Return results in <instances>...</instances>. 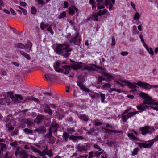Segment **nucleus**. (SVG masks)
I'll return each instance as SVG.
<instances>
[{"label":"nucleus","mask_w":158,"mask_h":158,"mask_svg":"<svg viewBox=\"0 0 158 158\" xmlns=\"http://www.w3.org/2000/svg\"><path fill=\"white\" fill-rule=\"evenodd\" d=\"M55 46L54 49V52L59 55H61L66 58L69 57L70 55V52L73 50L72 48H70L68 44H56Z\"/></svg>","instance_id":"f257e3e1"},{"label":"nucleus","mask_w":158,"mask_h":158,"mask_svg":"<svg viewBox=\"0 0 158 158\" xmlns=\"http://www.w3.org/2000/svg\"><path fill=\"white\" fill-rule=\"evenodd\" d=\"M139 96L142 98L144 99V101L143 103L141 104L139 106H137V108L138 110H140L141 111H144V109H143V105L147 104L148 105H151L154 104V101L152 99L149 95L147 94L141 92L139 94Z\"/></svg>","instance_id":"f03ea898"},{"label":"nucleus","mask_w":158,"mask_h":158,"mask_svg":"<svg viewBox=\"0 0 158 158\" xmlns=\"http://www.w3.org/2000/svg\"><path fill=\"white\" fill-rule=\"evenodd\" d=\"M139 112L134 111L131 112H130L127 114H122V120L123 122H126L127 120L130 117H132L134 115H135Z\"/></svg>","instance_id":"7ed1b4c3"},{"label":"nucleus","mask_w":158,"mask_h":158,"mask_svg":"<svg viewBox=\"0 0 158 158\" xmlns=\"http://www.w3.org/2000/svg\"><path fill=\"white\" fill-rule=\"evenodd\" d=\"M31 150L34 152H37L38 154L40 156H43V155H47L48 150H47V146H46V148L42 152L41 151L39 150L37 148H35L32 146H31Z\"/></svg>","instance_id":"20e7f679"},{"label":"nucleus","mask_w":158,"mask_h":158,"mask_svg":"<svg viewBox=\"0 0 158 158\" xmlns=\"http://www.w3.org/2000/svg\"><path fill=\"white\" fill-rule=\"evenodd\" d=\"M19 148V147H18L16 148V150L15 153V156H17L18 154H20L21 155V158H28V156H29V155L27 154L24 150H21L19 151L18 150Z\"/></svg>","instance_id":"39448f33"},{"label":"nucleus","mask_w":158,"mask_h":158,"mask_svg":"<svg viewBox=\"0 0 158 158\" xmlns=\"http://www.w3.org/2000/svg\"><path fill=\"white\" fill-rule=\"evenodd\" d=\"M59 128V125L54 120L52 123L49 129H50V130L52 131L54 133H56L58 129Z\"/></svg>","instance_id":"423d86ee"},{"label":"nucleus","mask_w":158,"mask_h":158,"mask_svg":"<svg viewBox=\"0 0 158 158\" xmlns=\"http://www.w3.org/2000/svg\"><path fill=\"white\" fill-rule=\"evenodd\" d=\"M154 143V141L153 140H151L150 141L148 142V143H139L138 144L139 145L140 147L149 148Z\"/></svg>","instance_id":"0eeeda50"},{"label":"nucleus","mask_w":158,"mask_h":158,"mask_svg":"<svg viewBox=\"0 0 158 158\" xmlns=\"http://www.w3.org/2000/svg\"><path fill=\"white\" fill-rule=\"evenodd\" d=\"M78 33H77L75 37L71 39L70 42V43L73 42L75 45H79L81 40L79 38H78Z\"/></svg>","instance_id":"6e6552de"},{"label":"nucleus","mask_w":158,"mask_h":158,"mask_svg":"<svg viewBox=\"0 0 158 158\" xmlns=\"http://www.w3.org/2000/svg\"><path fill=\"white\" fill-rule=\"evenodd\" d=\"M135 84L146 89H151L150 85L148 83L139 81Z\"/></svg>","instance_id":"1a4fd4ad"},{"label":"nucleus","mask_w":158,"mask_h":158,"mask_svg":"<svg viewBox=\"0 0 158 158\" xmlns=\"http://www.w3.org/2000/svg\"><path fill=\"white\" fill-rule=\"evenodd\" d=\"M150 127L149 126H145L140 128L141 133L143 135H144L150 132L149 129Z\"/></svg>","instance_id":"9d476101"},{"label":"nucleus","mask_w":158,"mask_h":158,"mask_svg":"<svg viewBox=\"0 0 158 158\" xmlns=\"http://www.w3.org/2000/svg\"><path fill=\"white\" fill-rule=\"evenodd\" d=\"M12 98H11L12 101L14 102V103H19L20 101L18 99V98H19L20 100H22L23 99L21 95L15 94V96L12 97Z\"/></svg>","instance_id":"9b49d317"},{"label":"nucleus","mask_w":158,"mask_h":158,"mask_svg":"<svg viewBox=\"0 0 158 158\" xmlns=\"http://www.w3.org/2000/svg\"><path fill=\"white\" fill-rule=\"evenodd\" d=\"M77 82L78 86L80 87L81 89L87 92H89V90L88 88H86L83 85V82H80L78 81H77Z\"/></svg>","instance_id":"f8f14e48"},{"label":"nucleus","mask_w":158,"mask_h":158,"mask_svg":"<svg viewBox=\"0 0 158 158\" xmlns=\"http://www.w3.org/2000/svg\"><path fill=\"white\" fill-rule=\"evenodd\" d=\"M46 129L43 126H40L38 128L34 130V131L37 132L38 133H42L44 134L46 132Z\"/></svg>","instance_id":"ddd939ff"},{"label":"nucleus","mask_w":158,"mask_h":158,"mask_svg":"<svg viewBox=\"0 0 158 158\" xmlns=\"http://www.w3.org/2000/svg\"><path fill=\"white\" fill-rule=\"evenodd\" d=\"M104 4L105 5L107 8H109L110 10H111L113 5L111 3L110 0H105Z\"/></svg>","instance_id":"4468645a"},{"label":"nucleus","mask_w":158,"mask_h":158,"mask_svg":"<svg viewBox=\"0 0 158 158\" xmlns=\"http://www.w3.org/2000/svg\"><path fill=\"white\" fill-rule=\"evenodd\" d=\"M97 2H98V9L104 8L105 6H104V3H103V0H96Z\"/></svg>","instance_id":"2eb2a0df"},{"label":"nucleus","mask_w":158,"mask_h":158,"mask_svg":"<svg viewBox=\"0 0 158 158\" xmlns=\"http://www.w3.org/2000/svg\"><path fill=\"white\" fill-rule=\"evenodd\" d=\"M71 67L73 69L75 70H77L80 69L81 66L77 63L73 62L70 65Z\"/></svg>","instance_id":"dca6fc26"},{"label":"nucleus","mask_w":158,"mask_h":158,"mask_svg":"<svg viewBox=\"0 0 158 158\" xmlns=\"http://www.w3.org/2000/svg\"><path fill=\"white\" fill-rule=\"evenodd\" d=\"M77 147L78 150L80 152L86 151L87 149V147L84 145H77Z\"/></svg>","instance_id":"f3484780"},{"label":"nucleus","mask_w":158,"mask_h":158,"mask_svg":"<svg viewBox=\"0 0 158 158\" xmlns=\"http://www.w3.org/2000/svg\"><path fill=\"white\" fill-rule=\"evenodd\" d=\"M44 111L45 112L48 113L50 115H52V112L50 107L47 105H46L44 108Z\"/></svg>","instance_id":"a211bd4d"},{"label":"nucleus","mask_w":158,"mask_h":158,"mask_svg":"<svg viewBox=\"0 0 158 158\" xmlns=\"http://www.w3.org/2000/svg\"><path fill=\"white\" fill-rule=\"evenodd\" d=\"M45 138H52V131L50 130V129H48V132L44 136Z\"/></svg>","instance_id":"6ab92c4d"},{"label":"nucleus","mask_w":158,"mask_h":158,"mask_svg":"<svg viewBox=\"0 0 158 158\" xmlns=\"http://www.w3.org/2000/svg\"><path fill=\"white\" fill-rule=\"evenodd\" d=\"M125 82L126 84L124 85H127L131 88H134L137 87V86L135 85L132 83H130L128 81H125Z\"/></svg>","instance_id":"aec40b11"},{"label":"nucleus","mask_w":158,"mask_h":158,"mask_svg":"<svg viewBox=\"0 0 158 158\" xmlns=\"http://www.w3.org/2000/svg\"><path fill=\"white\" fill-rule=\"evenodd\" d=\"M44 118V117L42 115H38L36 118L37 123H40L42 120Z\"/></svg>","instance_id":"412c9836"},{"label":"nucleus","mask_w":158,"mask_h":158,"mask_svg":"<svg viewBox=\"0 0 158 158\" xmlns=\"http://www.w3.org/2000/svg\"><path fill=\"white\" fill-rule=\"evenodd\" d=\"M78 79L77 81H78L80 82H84L85 81L84 76L83 74H81L78 77Z\"/></svg>","instance_id":"4be33fe9"},{"label":"nucleus","mask_w":158,"mask_h":158,"mask_svg":"<svg viewBox=\"0 0 158 158\" xmlns=\"http://www.w3.org/2000/svg\"><path fill=\"white\" fill-rule=\"evenodd\" d=\"M20 54L23 56L24 57L26 58L28 60H29L30 59V57L29 55L25 53L24 52L22 51H20Z\"/></svg>","instance_id":"5701e85b"},{"label":"nucleus","mask_w":158,"mask_h":158,"mask_svg":"<svg viewBox=\"0 0 158 158\" xmlns=\"http://www.w3.org/2000/svg\"><path fill=\"white\" fill-rule=\"evenodd\" d=\"M128 136L131 139L133 140H137L138 139V138L135 137L133 133L128 134H127Z\"/></svg>","instance_id":"b1692460"},{"label":"nucleus","mask_w":158,"mask_h":158,"mask_svg":"<svg viewBox=\"0 0 158 158\" xmlns=\"http://www.w3.org/2000/svg\"><path fill=\"white\" fill-rule=\"evenodd\" d=\"M15 47L21 49H23L25 48V46L23 44L21 43H19L15 45Z\"/></svg>","instance_id":"393cba45"},{"label":"nucleus","mask_w":158,"mask_h":158,"mask_svg":"<svg viewBox=\"0 0 158 158\" xmlns=\"http://www.w3.org/2000/svg\"><path fill=\"white\" fill-rule=\"evenodd\" d=\"M45 79L48 81H51L52 80V75L49 74H46L44 75Z\"/></svg>","instance_id":"a878e982"},{"label":"nucleus","mask_w":158,"mask_h":158,"mask_svg":"<svg viewBox=\"0 0 158 158\" xmlns=\"http://www.w3.org/2000/svg\"><path fill=\"white\" fill-rule=\"evenodd\" d=\"M79 118L81 119L87 121L88 120V117H87L85 115H81L79 116Z\"/></svg>","instance_id":"bb28decb"},{"label":"nucleus","mask_w":158,"mask_h":158,"mask_svg":"<svg viewBox=\"0 0 158 158\" xmlns=\"http://www.w3.org/2000/svg\"><path fill=\"white\" fill-rule=\"evenodd\" d=\"M48 26L46 24L44 23L43 22H41L40 24V27L42 30H44L45 28Z\"/></svg>","instance_id":"cd10ccee"},{"label":"nucleus","mask_w":158,"mask_h":158,"mask_svg":"<svg viewBox=\"0 0 158 158\" xmlns=\"http://www.w3.org/2000/svg\"><path fill=\"white\" fill-rule=\"evenodd\" d=\"M27 134H32L33 131L31 130L26 128L23 130Z\"/></svg>","instance_id":"c85d7f7f"},{"label":"nucleus","mask_w":158,"mask_h":158,"mask_svg":"<svg viewBox=\"0 0 158 158\" xmlns=\"http://www.w3.org/2000/svg\"><path fill=\"white\" fill-rule=\"evenodd\" d=\"M0 148H1V150H0L1 151H3L6 149V145L3 143H2L1 144V145L0 146Z\"/></svg>","instance_id":"c756f323"},{"label":"nucleus","mask_w":158,"mask_h":158,"mask_svg":"<svg viewBox=\"0 0 158 158\" xmlns=\"http://www.w3.org/2000/svg\"><path fill=\"white\" fill-rule=\"evenodd\" d=\"M63 136L64 139L65 141L67 142V141L68 138L69 137L68 133L67 132L64 133Z\"/></svg>","instance_id":"7c9ffc66"},{"label":"nucleus","mask_w":158,"mask_h":158,"mask_svg":"<svg viewBox=\"0 0 158 158\" xmlns=\"http://www.w3.org/2000/svg\"><path fill=\"white\" fill-rule=\"evenodd\" d=\"M32 46V44L29 41H27V44L25 46V48L27 47V48H29V50H31V48Z\"/></svg>","instance_id":"2f4dec72"},{"label":"nucleus","mask_w":158,"mask_h":158,"mask_svg":"<svg viewBox=\"0 0 158 158\" xmlns=\"http://www.w3.org/2000/svg\"><path fill=\"white\" fill-rule=\"evenodd\" d=\"M12 154L11 153H6L3 158H12Z\"/></svg>","instance_id":"473e14b6"},{"label":"nucleus","mask_w":158,"mask_h":158,"mask_svg":"<svg viewBox=\"0 0 158 158\" xmlns=\"http://www.w3.org/2000/svg\"><path fill=\"white\" fill-rule=\"evenodd\" d=\"M95 129L94 128H91L87 132L88 134L92 135L93 133L95 131Z\"/></svg>","instance_id":"72a5a7b5"},{"label":"nucleus","mask_w":158,"mask_h":158,"mask_svg":"<svg viewBox=\"0 0 158 158\" xmlns=\"http://www.w3.org/2000/svg\"><path fill=\"white\" fill-rule=\"evenodd\" d=\"M31 11L32 14H35L36 13V9L34 7H32L31 8Z\"/></svg>","instance_id":"f704fd0d"},{"label":"nucleus","mask_w":158,"mask_h":158,"mask_svg":"<svg viewBox=\"0 0 158 158\" xmlns=\"http://www.w3.org/2000/svg\"><path fill=\"white\" fill-rule=\"evenodd\" d=\"M67 131L69 133L71 134L72 132H74L75 130L73 128H69L67 129Z\"/></svg>","instance_id":"c9c22d12"},{"label":"nucleus","mask_w":158,"mask_h":158,"mask_svg":"<svg viewBox=\"0 0 158 158\" xmlns=\"http://www.w3.org/2000/svg\"><path fill=\"white\" fill-rule=\"evenodd\" d=\"M74 12V9L73 8H69V13L70 15L73 14Z\"/></svg>","instance_id":"e433bc0d"},{"label":"nucleus","mask_w":158,"mask_h":158,"mask_svg":"<svg viewBox=\"0 0 158 158\" xmlns=\"http://www.w3.org/2000/svg\"><path fill=\"white\" fill-rule=\"evenodd\" d=\"M48 142L50 143L51 144H53L55 141L54 139V138L53 137V138H48Z\"/></svg>","instance_id":"4c0bfd02"},{"label":"nucleus","mask_w":158,"mask_h":158,"mask_svg":"<svg viewBox=\"0 0 158 158\" xmlns=\"http://www.w3.org/2000/svg\"><path fill=\"white\" fill-rule=\"evenodd\" d=\"M139 15L138 12H136L134 16V19L135 20H137L139 18Z\"/></svg>","instance_id":"58836bf2"},{"label":"nucleus","mask_w":158,"mask_h":158,"mask_svg":"<svg viewBox=\"0 0 158 158\" xmlns=\"http://www.w3.org/2000/svg\"><path fill=\"white\" fill-rule=\"evenodd\" d=\"M111 86L110 85L109 83H106L104 84L102 87V88L103 89H104L106 87H110V88Z\"/></svg>","instance_id":"ea45409f"},{"label":"nucleus","mask_w":158,"mask_h":158,"mask_svg":"<svg viewBox=\"0 0 158 158\" xmlns=\"http://www.w3.org/2000/svg\"><path fill=\"white\" fill-rule=\"evenodd\" d=\"M100 95L102 101V102H104L105 98V95L103 94H100Z\"/></svg>","instance_id":"a19ab883"},{"label":"nucleus","mask_w":158,"mask_h":158,"mask_svg":"<svg viewBox=\"0 0 158 158\" xmlns=\"http://www.w3.org/2000/svg\"><path fill=\"white\" fill-rule=\"evenodd\" d=\"M139 150V148H136L135 149L133 150L132 152V154L133 155H136L137 154V152L138 150Z\"/></svg>","instance_id":"79ce46f5"},{"label":"nucleus","mask_w":158,"mask_h":158,"mask_svg":"<svg viewBox=\"0 0 158 158\" xmlns=\"http://www.w3.org/2000/svg\"><path fill=\"white\" fill-rule=\"evenodd\" d=\"M53 153L52 152V150L51 149L50 150L48 151L47 155L50 157H51L53 156Z\"/></svg>","instance_id":"37998d69"},{"label":"nucleus","mask_w":158,"mask_h":158,"mask_svg":"<svg viewBox=\"0 0 158 158\" xmlns=\"http://www.w3.org/2000/svg\"><path fill=\"white\" fill-rule=\"evenodd\" d=\"M47 30L48 31L50 32L52 34H53L54 32L52 30L51 25L48 27Z\"/></svg>","instance_id":"c03bdc74"},{"label":"nucleus","mask_w":158,"mask_h":158,"mask_svg":"<svg viewBox=\"0 0 158 158\" xmlns=\"http://www.w3.org/2000/svg\"><path fill=\"white\" fill-rule=\"evenodd\" d=\"M45 126L46 127H48L50 125V120L47 119L45 121Z\"/></svg>","instance_id":"a18cd8bd"},{"label":"nucleus","mask_w":158,"mask_h":158,"mask_svg":"<svg viewBox=\"0 0 158 158\" xmlns=\"http://www.w3.org/2000/svg\"><path fill=\"white\" fill-rule=\"evenodd\" d=\"M103 80V77L99 76L98 79V84H99Z\"/></svg>","instance_id":"49530a36"},{"label":"nucleus","mask_w":158,"mask_h":158,"mask_svg":"<svg viewBox=\"0 0 158 158\" xmlns=\"http://www.w3.org/2000/svg\"><path fill=\"white\" fill-rule=\"evenodd\" d=\"M69 138L70 140H72L74 141H75L77 140L76 136H75L74 135H72L70 136L69 137Z\"/></svg>","instance_id":"de8ad7c7"},{"label":"nucleus","mask_w":158,"mask_h":158,"mask_svg":"<svg viewBox=\"0 0 158 158\" xmlns=\"http://www.w3.org/2000/svg\"><path fill=\"white\" fill-rule=\"evenodd\" d=\"M147 51L148 52L149 54L152 55H153V51L151 48H150Z\"/></svg>","instance_id":"09e8293b"},{"label":"nucleus","mask_w":158,"mask_h":158,"mask_svg":"<svg viewBox=\"0 0 158 158\" xmlns=\"http://www.w3.org/2000/svg\"><path fill=\"white\" fill-rule=\"evenodd\" d=\"M35 1L38 2L39 4L42 5H44L45 4L43 0H35Z\"/></svg>","instance_id":"8fccbe9b"},{"label":"nucleus","mask_w":158,"mask_h":158,"mask_svg":"<svg viewBox=\"0 0 158 158\" xmlns=\"http://www.w3.org/2000/svg\"><path fill=\"white\" fill-rule=\"evenodd\" d=\"M18 8L22 10L24 15H26L27 14V11L25 9L21 8L20 6H18Z\"/></svg>","instance_id":"3c124183"},{"label":"nucleus","mask_w":158,"mask_h":158,"mask_svg":"<svg viewBox=\"0 0 158 158\" xmlns=\"http://www.w3.org/2000/svg\"><path fill=\"white\" fill-rule=\"evenodd\" d=\"M94 147L96 149L98 150L99 151L102 150V149L100 148V147L97 144H94Z\"/></svg>","instance_id":"603ef678"},{"label":"nucleus","mask_w":158,"mask_h":158,"mask_svg":"<svg viewBox=\"0 0 158 158\" xmlns=\"http://www.w3.org/2000/svg\"><path fill=\"white\" fill-rule=\"evenodd\" d=\"M18 134V130H15L11 133V136H13L15 135H17Z\"/></svg>","instance_id":"864d4df0"},{"label":"nucleus","mask_w":158,"mask_h":158,"mask_svg":"<svg viewBox=\"0 0 158 158\" xmlns=\"http://www.w3.org/2000/svg\"><path fill=\"white\" fill-rule=\"evenodd\" d=\"M115 44V38L114 36L112 37V43L111 44V46H114Z\"/></svg>","instance_id":"5fc2aeb1"},{"label":"nucleus","mask_w":158,"mask_h":158,"mask_svg":"<svg viewBox=\"0 0 158 158\" xmlns=\"http://www.w3.org/2000/svg\"><path fill=\"white\" fill-rule=\"evenodd\" d=\"M94 152L91 151L89 153V156L88 158H92L94 156Z\"/></svg>","instance_id":"6e6d98bb"},{"label":"nucleus","mask_w":158,"mask_h":158,"mask_svg":"<svg viewBox=\"0 0 158 158\" xmlns=\"http://www.w3.org/2000/svg\"><path fill=\"white\" fill-rule=\"evenodd\" d=\"M98 14H95L94 15V20L95 21H98Z\"/></svg>","instance_id":"4d7b16f0"},{"label":"nucleus","mask_w":158,"mask_h":158,"mask_svg":"<svg viewBox=\"0 0 158 158\" xmlns=\"http://www.w3.org/2000/svg\"><path fill=\"white\" fill-rule=\"evenodd\" d=\"M20 5L21 6H23V7H25L26 6L27 4L23 2L20 1Z\"/></svg>","instance_id":"13d9d810"},{"label":"nucleus","mask_w":158,"mask_h":158,"mask_svg":"<svg viewBox=\"0 0 158 158\" xmlns=\"http://www.w3.org/2000/svg\"><path fill=\"white\" fill-rule=\"evenodd\" d=\"M7 94L10 96V97L12 98V97L14 96V95H13V92H7Z\"/></svg>","instance_id":"bf43d9fd"},{"label":"nucleus","mask_w":158,"mask_h":158,"mask_svg":"<svg viewBox=\"0 0 158 158\" xmlns=\"http://www.w3.org/2000/svg\"><path fill=\"white\" fill-rule=\"evenodd\" d=\"M94 66L97 69H100V70H103V69L101 67L98 66L96 65H94Z\"/></svg>","instance_id":"052dcab7"},{"label":"nucleus","mask_w":158,"mask_h":158,"mask_svg":"<svg viewBox=\"0 0 158 158\" xmlns=\"http://www.w3.org/2000/svg\"><path fill=\"white\" fill-rule=\"evenodd\" d=\"M27 123L29 126H31L33 123L32 122L28 119L27 121Z\"/></svg>","instance_id":"680f3d73"},{"label":"nucleus","mask_w":158,"mask_h":158,"mask_svg":"<svg viewBox=\"0 0 158 158\" xmlns=\"http://www.w3.org/2000/svg\"><path fill=\"white\" fill-rule=\"evenodd\" d=\"M10 145L11 146L15 147L17 145V143L16 142H14L11 143H10Z\"/></svg>","instance_id":"e2e57ef3"},{"label":"nucleus","mask_w":158,"mask_h":158,"mask_svg":"<svg viewBox=\"0 0 158 158\" xmlns=\"http://www.w3.org/2000/svg\"><path fill=\"white\" fill-rule=\"evenodd\" d=\"M32 100H33V101H35L36 102L38 103H40V101L36 98H34V97H32Z\"/></svg>","instance_id":"0e129e2a"},{"label":"nucleus","mask_w":158,"mask_h":158,"mask_svg":"<svg viewBox=\"0 0 158 158\" xmlns=\"http://www.w3.org/2000/svg\"><path fill=\"white\" fill-rule=\"evenodd\" d=\"M66 15V12L65 11H63L62 13H61L60 15L61 17L60 18H63Z\"/></svg>","instance_id":"69168bd1"},{"label":"nucleus","mask_w":158,"mask_h":158,"mask_svg":"<svg viewBox=\"0 0 158 158\" xmlns=\"http://www.w3.org/2000/svg\"><path fill=\"white\" fill-rule=\"evenodd\" d=\"M11 125V123L10 122V121H9L8 122H6V126L7 127H8L10 126Z\"/></svg>","instance_id":"338daca9"},{"label":"nucleus","mask_w":158,"mask_h":158,"mask_svg":"<svg viewBox=\"0 0 158 158\" xmlns=\"http://www.w3.org/2000/svg\"><path fill=\"white\" fill-rule=\"evenodd\" d=\"M121 54L123 56H126L128 54V53L127 52L125 51L122 52H121Z\"/></svg>","instance_id":"774afa93"}]
</instances>
